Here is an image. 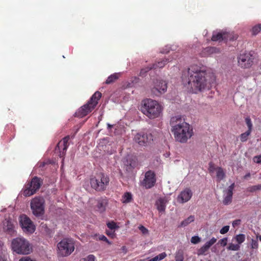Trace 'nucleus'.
I'll list each match as a JSON object with an SVG mask.
<instances>
[{"mask_svg": "<svg viewBox=\"0 0 261 261\" xmlns=\"http://www.w3.org/2000/svg\"><path fill=\"white\" fill-rule=\"evenodd\" d=\"M171 131L176 141L184 143L193 135V129L180 115L172 117L170 120Z\"/></svg>", "mask_w": 261, "mask_h": 261, "instance_id": "1", "label": "nucleus"}, {"mask_svg": "<svg viewBox=\"0 0 261 261\" xmlns=\"http://www.w3.org/2000/svg\"><path fill=\"white\" fill-rule=\"evenodd\" d=\"M188 75L187 82H216V80L213 72L207 71L197 65H192L188 68Z\"/></svg>", "mask_w": 261, "mask_h": 261, "instance_id": "2", "label": "nucleus"}, {"mask_svg": "<svg viewBox=\"0 0 261 261\" xmlns=\"http://www.w3.org/2000/svg\"><path fill=\"white\" fill-rule=\"evenodd\" d=\"M141 110L148 118L154 119L160 116L162 107L157 101L146 99L142 101Z\"/></svg>", "mask_w": 261, "mask_h": 261, "instance_id": "3", "label": "nucleus"}, {"mask_svg": "<svg viewBox=\"0 0 261 261\" xmlns=\"http://www.w3.org/2000/svg\"><path fill=\"white\" fill-rule=\"evenodd\" d=\"M11 249L18 254L28 255L33 252V247L30 242L23 237H18L12 240Z\"/></svg>", "mask_w": 261, "mask_h": 261, "instance_id": "4", "label": "nucleus"}, {"mask_svg": "<svg viewBox=\"0 0 261 261\" xmlns=\"http://www.w3.org/2000/svg\"><path fill=\"white\" fill-rule=\"evenodd\" d=\"M101 96V94L98 91H96L92 96L88 102L81 107L79 110L76 115L80 117H83L91 112L98 103V100Z\"/></svg>", "mask_w": 261, "mask_h": 261, "instance_id": "5", "label": "nucleus"}, {"mask_svg": "<svg viewBox=\"0 0 261 261\" xmlns=\"http://www.w3.org/2000/svg\"><path fill=\"white\" fill-rule=\"evenodd\" d=\"M58 253L61 256H67L74 250V243L72 240L64 239L57 245Z\"/></svg>", "mask_w": 261, "mask_h": 261, "instance_id": "6", "label": "nucleus"}, {"mask_svg": "<svg viewBox=\"0 0 261 261\" xmlns=\"http://www.w3.org/2000/svg\"><path fill=\"white\" fill-rule=\"evenodd\" d=\"M255 53L254 51H245L242 54H240L238 57L239 65L244 68H250L254 63L255 59Z\"/></svg>", "mask_w": 261, "mask_h": 261, "instance_id": "7", "label": "nucleus"}, {"mask_svg": "<svg viewBox=\"0 0 261 261\" xmlns=\"http://www.w3.org/2000/svg\"><path fill=\"white\" fill-rule=\"evenodd\" d=\"M109 182V180L107 176L102 173L90 179L91 187L99 191L105 190Z\"/></svg>", "mask_w": 261, "mask_h": 261, "instance_id": "8", "label": "nucleus"}, {"mask_svg": "<svg viewBox=\"0 0 261 261\" xmlns=\"http://www.w3.org/2000/svg\"><path fill=\"white\" fill-rule=\"evenodd\" d=\"M31 208L33 214L36 217L43 215L44 212V200L43 198L36 197L31 201Z\"/></svg>", "mask_w": 261, "mask_h": 261, "instance_id": "9", "label": "nucleus"}, {"mask_svg": "<svg viewBox=\"0 0 261 261\" xmlns=\"http://www.w3.org/2000/svg\"><path fill=\"white\" fill-rule=\"evenodd\" d=\"M42 184V181L40 178L37 177H34L24 190L23 194L25 196H30L34 194L39 189Z\"/></svg>", "mask_w": 261, "mask_h": 261, "instance_id": "10", "label": "nucleus"}, {"mask_svg": "<svg viewBox=\"0 0 261 261\" xmlns=\"http://www.w3.org/2000/svg\"><path fill=\"white\" fill-rule=\"evenodd\" d=\"M19 223L23 231L32 233L35 230V226L31 220L26 215L19 217Z\"/></svg>", "mask_w": 261, "mask_h": 261, "instance_id": "11", "label": "nucleus"}, {"mask_svg": "<svg viewBox=\"0 0 261 261\" xmlns=\"http://www.w3.org/2000/svg\"><path fill=\"white\" fill-rule=\"evenodd\" d=\"M134 141L141 146L145 145L147 143L153 140L151 133L140 132L137 133L134 137Z\"/></svg>", "mask_w": 261, "mask_h": 261, "instance_id": "12", "label": "nucleus"}, {"mask_svg": "<svg viewBox=\"0 0 261 261\" xmlns=\"http://www.w3.org/2000/svg\"><path fill=\"white\" fill-rule=\"evenodd\" d=\"M155 181L154 173L151 171H149L145 173V177L141 182V185L145 188L149 189L154 185Z\"/></svg>", "mask_w": 261, "mask_h": 261, "instance_id": "13", "label": "nucleus"}, {"mask_svg": "<svg viewBox=\"0 0 261 261\" xmlns=\"http://www.w3.org/2000/svg\"><path fill=\"white\" fill-rule=\"evenodd\" d=\"M206 83H186L185 87H187L188 91L191 93H196L202 91L205 89Z\"/></svg>", "mask_w": 261, "mask_h": 261, "instance_id": "14", "label": "nucleus"}, {"mask_svg": "<svg viewBox=\"0 0 261 261\" xmlns=\"http://www.w3.org/2000/svg\"><path fill=\"white\" fill-rule=\"evenodd\" d=\"M192 195L193 193L190 189L186 188L178 195L177 200L180 203L187 202L191 198Z\"/></svg>", "mask_w": 261, "mask_h": 261, "instance_id": "15", "label": "nucleus"}, {"mask_svg": "<svg viewBox=\"0 0 261 261\" xmlns=\"http://www.w3.org/2000/svg\"><path fill=\"white\" fill-rule=\"evenodd\" d=\"M234 187V184L233 183L228 187L227 190L224 191L223 203L224 205H228L231 202Z\"/></svg>", "mask_w": 261, "mask_h": 261, "instance_id": "16", "label": "nucleus"}, {"mask_svg": "<svg viewBox=\"0 0 261 261\" xmlns=\"http://www.w3.org/2000/svg\"><path fill=\"white\" fill-rule=\"evenodd\" d=\"M156 84L152 89V91L155 94H157V93L159 94L164 93L166 91L167 88L166 83H156Z\"/></svg>", "mask_w": 261, "mask_h": 261, "instance_id": "17", "label": "nucleus"}, {"mask_svg": "<svg viewBox=\"0 0 261 261\" xmlns=\"http://www.w3.org/2000/svg\"><path fill=\"white\" fill-rule=\"evenodd\" d=\"M225 39V32H216L214 31L213 33V35L211 38V40L212 41H224Z\"/></svg>", "mask_w": 261, "mask_h": 261, "instance_id": "18", "label": "nucleus"}, {"mask_svg": "<svg viewBox=\"0 0 261 261\" xmlns=\"http://www.w3.org/2000/svg\"><path fill=\"white\" fill-rule=\"evenodd\" d=\"M69 140V136H67L64 137L62 141H60L58 143V144H57V147H56V149H57V148H58L59 150H60V149L62 148L63 154H64L66 152V151L68 147V143Z\"/></svg>", "mask_w": 261, "mask_h": 261, "instance_id": "19", "label": "nucleus"}, {"mask_svg": "<svg viewBox=\"0 0 261 261\" xmlns=\"http://www.w3.org/2000/svg\"><path fill=\"white\" fill-rule=\"evenodd\" d=\"M171 61V60L169 58L165 57L162 60L158 61L150 65L152 69H155L158 68H162L165 66V65L170 62Z\"/></svg>", "mask_w": 261, "mask_h": 261, "instance_id": "20", "label": "nucleus"}, {"mask_svg": "<svg viewBox=\"0 0 261 261\" xmlns=\"http://www.w3.org/2000/svg\"><path fill=\"white\" fill-rule=\"evenodd\" d=\"M168 201L166 198H163L159 199L156 202V205L158 210L160 212L165 211L166 204Z\"/></svg>", "mask_w": 261, "mask_h": 261, "instance_id": "21", "label": "nucleus"}, {"mask_svg": "<svg viewBox=\"0 0 261 261\" xmlns=\"http://www.w3.org/2000/svg\"><path fill=\"white\" fill-rule=\"evenodd\" d=\"M107 203V200L106 199L101 198L97 200L96 205L97 210L100 213L103 212L106 210Z\"/></svg>", "mask_w": 261, "mask_h": 261, "instance_id": "22", "label": "nucleus"}, {"mask_svg": "<svg viewBox=\"0 0 261 261\" xmlns=\"http://www.w3.org/2000/svg\"><path fill=\"white\" fill-rule=\"evenodd\" d=\"M133 200V195L130 192H125L122 196L121 201L123 203H128Z\"/></svg>", "mask_w": 261, "mask_h": 261, "instance_id": "23", "label": "nucleus"}, {"mask_svg": "<svg viewBox=\"0 0 261 261\" xmlns=\"http://www.w3.org/2000/svg\"><path fill=\"white\" fill-rule=\"evenodd\" d=\"M225 177V173L223 169L221 167H217L216 168V177L218 181L223 179Z\"/></svg>", "mask_w": 261, "mask_h": 261, "instance_id": "24", "label": "nucleus"}, {"mask_svg": "<svg viewBox=\"0 0 261 261\" xmlns=\"http://www.w3.org/2000/svg\"><path fill=\"white\" fill-rule=\"evenodd\" d=\"M245 238L246 237L244 234H239L233 237L232 241H236L238 244L240 245L245 241Z\"/></svg>", "mask_w": 261, "mask_h": 261, "instance_id": "25", "label": "nucleus"}, {"mask_svg": "<svg viewBox=\"0 0 261 261\" xmlns=\"http://www.w3.org/2000/svg\"><path fill=\"white\" fill-rule=\"evenodd\" d=\"M238 38V35L234 34L233 33H228L225 32V42H227V41H233L236 40Z\"/></svg>", "mask_w": 261, "mask_h": 261, "instance_id": "26", "label": "nucleus"}, {"mask_svg": "<svg viewBox=\"0 0 261 261\" xmlns=\"http://www.w3.org/2000/svg\"><path fill=\"white\" fill-rule=\"evenodd\" d=\"M122 74V72H115L109 75L105 82H115Z\"/></svg>", "mask_w": 261, "mask_h": 261, "instance_id": "27", "label": "nucleus"}, {"mask_svg": "<svg viewBox=\"0 0 261 261\" xmlns=\"http://www.w3.org/2000/svg\"><path fill=\"white\" fill-rule=\"evenodd\" d=\"M176 49V46L167 45L161 49L160 53L163 54H167L169 53L170 50H175Z\"/></svg>", "mask_w": 261, "mask_h": 261, "instance_id": "28", "label": "nucleus"}, {"mask_svg": "<svg viewBox=\"0 0 261 261\" xmlns=\"http://www.w3.org/2000/svg\"><path fill=\"white\" fill-rule=\"evenodd\" d=\"M151 69H152L150 65L148 66L147 67L142 68L140 70L139 76L142 78L145 77L147 75V73Z\"/></svg>", "mask_w": 261, "mask_h": 261, "instance_id": "29", "label": "nucleus"}, {"mask_svg": "<svg viewBox=\"0 0 261 261\" xmlns=\"http://www.w3.org/2000/svg\"><path fill=\"white\" fill-rule=\"evenodd\" d=\"M261 31V24H258L253 26L251 30L252 35L253 36H256Z\"/></svg>", "mask_w": 261, "mask_h": 261, "instance_id": "30", "label": "nucleus"}, {"mask_svg": "<svg viewBox=\"0 0 261 261\" xmlns=\"http://www.w3.org/2000/svg\"><path fill=\"white\" fill-rule=\"evenodd\" d=\"M240 247L239 244L230 243L228 244L227 249L231 251H239L240 249Z\"/></svg>", "mask_w": 261, "mask_h": 261, "instance_id": "31", "label": "nucleus"}, {"mask_svg": "<svg viewBox=\"0 0 261 261\" xmlns=\"http://www.w3.org/2000/svg\"><path fill=\"white\" fill-rule=\"evenodd\" d=\"M194 217L193 216H189L188 218L182 221L180 224L181 226H186L188 225L189 224L194 221Z\"/></svg>", "mask_w": 261, "mask_h": 261, "instance_id": "32", "label": "nucleus"}, {"mask_svg": "<svg viewBox=\"0 0 261 261\" xmlns=\"http://www.w3.org/2000/svg\"><path fill=\"white\" fill-rule=\"evenodd\" d=\"M208 249L209 248L204 244L198 250L197 254L198 255H205Z\"/></svg>", "mask_w": 261, "mask_h": 261, "instance_id": "33", "label": "nucleus"}, {"mask_svg": "<svg viewBox=\"0 0 261 261\" xmlns=\"http://www.w3.org/2000/svg\"><path fill=\"white\" fill-rule=\"evenodd\" d=\"M251 248L253 251L254 250H257L258 248V243L257 239H252L250 242Z\"/></svg>", "mask_w": 261, "mask_h": 261, "instance_id": "34", "label": "nucleus"}, {"mask_svg": "<svg viewBox=\"0 0 261 261\" xmlns=\"http://www.w3.org/2000/svg\"><path fill=\"white\" fill-rule=\"evenodd\" d=\"M251 133V132L247 130L245 133L242 134L240 136V140L243 142L246 141Z\"/></svg>", "mask_w": 261, "mask_h": 261, "instance_id": "35", "label": "nucleus"}, {"mask_svg": "<svg viewBox=\"0 0 261 261\" xmlns=\"http://www.w3.org/2000/svg\"><path fill=\"white\" fill-rule=\"evenodd\" d=\"M5 229L9 233H12L14 231V226L11 222L8 221L7 225L5 227Z\"/></svg>", "mask_w": 261, "mask_h": 261, "instance_id": "36", "label": "nucleus"}, {"mask_svg": "<svg viewBox=\"0 0 261 261\" xmlns=\"http://www.w3.org/2000/svg\"><path fill=\"white\" fill-rule=\"evenodd\" d=\"M216 48L215 47L208 46L204 49L203 53L206 55H210L215 52Z\"/></svg>", "mask_w": 261, "mask_h": 261, "instance_id": "37", "label": "nucleus"}, {"mask_svg": "<svg viewBox=\"0 0 261 261\" xmlns=\"http://www.w3.org/2000/svg\"><path fill=\"white\" fill-rule=\"evenodd\" d=\"M175 258L176 261H184V255L182 251L179 250L176 252Z\"/></svg>", "mask_w": 261, "mask_h": 261, "instance_id": "38", "label": "nucleus"}, {"mask_svg": "<svg viewBox=\"0 0 261 261\" xmlns=\"http://www.w3.org/2000/svg\"><path fill=\"white\" fill-rule=\"evenodd\" d=\"M245 122L248 127V130L251 132L252 129V123L251 120L249 117H247L245 118Z\"/></svg>", "mask_w": 261, "mask_h": 261, "instance_id": "39", "label": "nucleus"}, {"mask_svg": "<svg viewBox=\"0 0 261 261\" xmlns=\"http://www.w3.org/2000/svg\"><path fill=\"white\" fill-rule=\"evenodd\" d=\"M107 226L111 230H115L119 228L116 223L114 221L109 222L107 224Z\"/></svg>", "mask_w": 261, "mask_h": 261, "instance_id": "40", "label": "nucleus"}, {"mask_svg": "<svg viewBox=\"0 0 261 261\" xmlns=\"http://www.w3.org/2000/svg\"><path fill=\"white\" fill-rule=\"evenodd\" d=\"M217 241V239L213 237L211 239L208 241L206 242L205 244L210 248L213 245H214Z\"/></svg>", "mask_w": 261, "mask_h": 261, "instance_id": "41", "label": "nucleus"}, {"mask_svg": "<svg viewBox=\"0 0 261 261\" xmlns=\"http://www.w3.org/2000/svg\"><path fill=\"white\" fill-rule=\"evenodd\" d=\"M139 229L141 231V233L143 235H147L149 234V231L148 230L143 226V225H140L138 227Z\"/></svg>", "mask_w": 261, "mask_h": 261, "instance_id": "42", "label": "nucleus"}, {"mask_svg": "<svg viewBox=\"0 0 261 261\" xmlns=\"http://www.w3.org/2000/svg\"><path fill=\"white\" fill-rule=\"evenodd\" d=\"M95 257L93 255H89L87 257L82 258L80 261H95Z\"/></svg>", "mask_w": 261, "mask_h": 261, "instance_id": "43", "label": "nucleus"}, {"mask_svg": "<svg viewBox=\"0 0 261 261\" xmlns=\"http://www.w3.org/2000/svg\"><path fill=\"white\" fill-rule=\"evenodd\" d=\"M200 241V238L198 236L192 237L191 239V242L194 244L198 243Z\"/></svg>", "mask_w": 261, "mask_h": 261, "instance_id": "44", "label": "nucleus"}, {"mask_svg": "<svg viewBox=\"0 0 261 261\" xmlns=\"http://www.w3.org/2000/svg\"><path fill=\"white\" fill-rule=\"evenodd\" d=\"M229 230V226L226 225L223 227L220 230V233L221 234H225L227 233Z\"/></svg>", "mask_w": 261, "mask_h": 261, "instance_id": "45", "label": "nucleus"}, {"mask_svg": "<svg viewBox=\"0 0 261 261\" xmlns=\"http://www.w3.org/2000/svg\"><path fill=\"white\" fill-rule=\"evenodd\" d=\"M253 161L256 164H261V154L254 156Z\"/></svg>", "mask_w": 261, "mask_h": 261, "instance_id": "46", "label": "nucleus"}, {"mask_svg": "<svg viewBox=\"0 0 261 261\" xmlns=\"http://www.w3.org/2000/svg\"><path fill=\"white\" fill-rule=\"evenodd\" d=\"M0 261H8V254L7 253L0 254Z\"/></svg>", "mask_w": 261, "mask_h": 261, "instance_id": "47", "label": "nucleus"}, {"mask_svg": "<svg viewBox=\"0 0 261 261\" xmlns=\"http://www.w3.org/2000/svg\"><path fill=\"white\" fill-rule=\"evenodd\" d=\"M219 244H220L222 246H225L227 244V238H224L221 239L219 241Z\"/></svg>", "mask_w": 261, "mask_h": 261, "instance_id": "48", "label": "nucleus"}, {"mask_svg": "<svg viewBox=\"0 0 261 261\" xmlns=\"http://www.w3.org/2000/svg\"><path fill=\"white\" fill-rule=\"evenodd\" d=\"M18 261H35L29 256H24L21 257Z\"/></svg>", "mask_w": 261, "mask_h": 261, "instance_id": "49", "label": "nucleus"}, {"mask_svg": "<svg viewBox=\"0 0 261 261\" xmlns=\"http://www.w3.org/2000/svg\"><path fill=\"white\" fill-rule=\"evenodd\" d=\"M209 171L210 173H213L215 171H216V168L212 163H210L209 165Z\"/></svg>", "mask_w": 261, "mask_h": 261, "instance_id": "50", "label": "nucleus"}, {"mask_svg": "<svg viewBox=\"0 0 261 261\" xmlns=\"http://www.w3.org/2000/svg\"><path fill=\"white\" fill-rule=\"evenodd\" d=\"M241 220H236L232 222V225L233 227H236L237 225H239L240 224Z\"/></svg>", "mask_w": 261, "mask_h": 261, "instance_id": "51", "label": "nucleus"}, {"mask_svg": "<svg viewBox=\"0 0 261 261\" xmlns=\"http://www.w3.org/2000/svg\"><path fill=\"white\" fill-rule=\"evenodd\" d=\"M99 239L107 242L108 243L110 244L111 243L108 241L107 238L105 236H101L100 237Z\"/></svg>", "mask_w": 261, "mask_h": 261, "instance_id": "52", "label": "nucleus"}, {"mask_svg": "<svg viewBox=\"0 0 261 261\" xmlns=\"http://www.w3.org/2000/svg\"><path fill=\"white\" fill-rule=\"evenodd\" d=\"M256 190H257V187H256V186H253L250 187L249 189V191L251 192H253Z\"/></svg>", "mask_w": 261, "mask_h": 261, "instance_id": "53", "label": "nucleus"}, {"mask_svg": "<svg viewBox=\"0 0 261 261\" xmlns=\"http://www.w3.org/2000/svg\"><path fill=\"white\" fill-rule=\"evenodd\" d=\"M250 176V173H247V174H246V175L244 176V179H248V177H249Z\"/></svg>", "mask_w": 261, "mask_h": 261, "instance_id": "54", "label": "nucleus"}, {"mask_svg": "<svg viewBox=\"0 0 261 261\" xmlns=\"http://www.w3.org/2000/svg\"><path fill=\"white\" fill-rule=\"evenodd\" d=\"M258 239L261 242V235H260V236L257 235L256 236V239L257 240Z\"/></svg>", "mask_w": 261, "mask_h": 261, "instance_id": "55", "label": "nucleus"}, {"mask_svg": "<svg viewBox=\"0 0 261 261\" xmlns=\"http://www.w3.org/2000/svg\"><path fill=\"white\" fill-rule=\"evenodd\" d=\"M255 186H256V187H257V190L261 189V185H255Z\"/></svg>", "mask_w": 261, "mask_h": 261, "instance_id": "56", "label": "nucleus"}, {"mask_svg": "<svg viewBox=\"0 0 261 261\" xmlns=\"http://www.w3.org/2000/svg\"><path fill=\"white\" fill-rule=\"evenodd\" d=\"M107 125H108V128L109 129H110V128H111V127H112V125H111V124H109V123H108V124H107Z\"/></svg>", "mask_w": 261, "mask_h": 261, "instance_id": "57", "label": "nucleus"}, {"mask_svg": "<svg viewBox=\"0 0 261 261\" xmlns=\"http://www.w3.org/2000/svg\"><path fill=\"white\" fill-rule=\"evenodd\" d=\"M155 82H165V81H163V80L160 81V80H158V79H156Z\"/></svg>", "mask_w": 261, "mask_h": 261, "instance_id": "58", "label": "nucleus"}, {"mask_svg": "<svg viewBox=\"0 0 261 261\" xmlns=\"http://www.w3.org/2000/svg\"><path fill=\"white\" fill-rule=\"evenodd\" d=\"M134 79H135V80H137L139 79V78H138L137 76H134Z\"/></svg>", "mask_w": 261, "mask_h": 261, "instance_id": "59", "label": "nucleus"}, {"mask_svg": "<svg viewBox=\"0 0 261 261\" xmlns=\"http://www.w3.org/2000/svg\"><path fill=\"white\" fill-rule=\"evenodd\" d=\"M129 82H134V80H130V81H129Z\"/></svg>", "mask_w": 261, "mask_h": 261, "instance_id": "60", "label": "nucleus"}, {"mask_svg": "<svg viewBox=\"0 0 261 261\" xmlns=\"http://www.w3.org/2000/svg\"><path fill=\"white\" fill-rule=\"evenodd\" d=\"M207 261H211V260H207Z\"/></svg>", "mask_w": 261, "mask_h": 261, "instance_id": "61", "label": "nucleus"}]
</instances>
